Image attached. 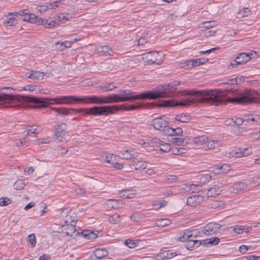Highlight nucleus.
Listing matches in <instances>:
<instances>
[{
  "label": "nucleus",
  "instance_id": "1",
  "mask_svg": "<svg viewBox=\"0 0 260 260\" xmlns=\"http://www.w3.org/2000/svg\"><path fill=\"white\" fill-rule=\"evenodd\" d=\"M228 93H232L234 98H229L226 101L223 99L226 94L221 90H194V103L198 102H207L213 106L226 105L228 102L238 104H246L256 102V99H260V91L245 89L242 93L237 92L234 88L225 89Z\"/></svg>",
  "mask_w": 260,
  "mask_h": 260
},
{
  "label": "nucleus",
  "instance_id": "2",
  "mask_svg": "<svg viewBox=\"0 0 260 260\" xmlns=\"http://www.w3.org/2000/svg\"><path fill=\"white\" fill-rule=\"evenodd\" d=\"M180 84L179 81H173L169 84L157 87L155 91H148L139 95L125 97L117 94H109L106 96L91 95L87 96V104L103 105L119 102H126L144 99H156L173 96L177 89V86Z\"/></svg>",
  "mask_w": 260,
  "mask_h": 260
},
{
  "label": "nucleus",
  "instance_id": "3",
  "mask_svg": "<svg viewBox=\"0 0 260 260\" xmlns=\"http://www.w3.org/2000/svg\"><path fill=\"white\" fill-rule=\"evenodd\" d=\"M47 105L44 101L31 96H16L12 94H0V108L4 106L6 107H43Z\"/></svg>",
  "mask_w": 260,
  "mask_h": 260
},
{
  "label": "nucleus",
  "instance_id": "4",
  "mask_svg": "<svg viewBox=\"0 0 260 260\" xmlns=\"http://www.w3.org/2000/svg\"><path fill=\"white\" fill-rule=\"evenodd\" d=\"M118 108L115 106H94L89 108H82L78 110L69 109L67 108H60L59 113L62 115H68L72 114L71 111L92 115L93 116H107L114 113L117 111Z\"/></svg>",
  "mask_w": 260,
  "mask_h": 260
},
{
  "label": "nucleus",
  "instance_id": "5",
  "mask_svg": "<svg viewBox=\"0 0 260 260\" xmlns=\"http://www.w3.org/2000/svg\"><path fill=\"white\" fill-rule=\"evenodd\" d=\"M42 100L47 103V105L43 107H34V108H44L47 107L49 104H72L73 102H83L87 104V96H62L57 98H38Z\"/></svg>",
  "mask_w": 260,
  "mask_h": 260
},
{
  "label": "nucleus",
  "instance_id": "6",
  "mask_svg": "<svg viewBox=\"0 0 260 260\" xmlns=\"http://www.w3.org/2000/svg\"><path fill=\"white\" fill-rule=\"evenodd\" d=\"M67 125L65 123H57L54 126L53 138L58 142H62L66 141L69 135L66 131Z\"/></svg>",
  "mask_w": 260,
  "mask_h": 260
},
{
  "label": "nucleus",
  "instance_id": "7",
  "mask_svg": "<svg viewBox=\"0 0 260 260\" xmlns=\"http://www.w3.org/2000/svg\"><path fill=\"white\" fill-rule=\"evenodd\" d=\"M250 54L246 53H241L236 57V59L232 62L231 64L228 66V69L231 70L234 68L236 67L239 64H244L250 59Z\"/></svg>",
  "mask_w": 260,
  "mask_h": 260
},
{
  "label": "nucleus",
  "instance_id": "8",
  "mask_svg": "<svg viewBox=\"0 0 260 260\" xmlns=\"http://www.w3.org/2000/svg\"><path fill=\"white\" fill-rule=\"evenodd\" d=\"M158 55V52L155 51H151L143 54V59L145 60V63L148 65H151L154 63L160 64V62H157L158 59L157 57Z\"/></svg>",
  "mask_w": 260,
  "mask_h": 260
},
{
  "label": "nucleus",
  "instance_id": "9",
  "mask_svg": "<svg viewBox=\"0 0 260 260\" xmlns=\"http://www.w3.org/2000/svg\"><path fill=\"white\" fill-rule=\"evenodd\" d=\"M221 225L212 222L204 226L203 232L206 235H212L218 232Z\"/></svg>",
  "mask_w": 260,
  "mask_h": 260
},
{
  "label": "nucleus",
  "instance_id": "10",
  "mask_svg": "<svg viewBox=\"0 0 260 260\" xmlns=\"http://www.w3.org/2000/svg\"><path fill=\"white\" fill-rule=\"evenodd\" d=\"M152 125H153L155 129L162 131L164 133H166V129H167L169 126L167 125V121L160 117L153 119Z\"/></svg>",
  "mask_w": 260,
  "mask_h": 260
},
{
  "label": "nucleus",
  "instance_id": "11",
  "mask_svg": "<svg viewBox=\"0 0 260 260\" xmlns=\"http://www.w3.org/2000/svg\"><path fill=\"white\" fill-rule=\"evenodd\" d=\"M199 233L200 232L197 229L187 231L185 232H184L182 235H181L180 236L178 237V239L180 241L182 242H184L190 238L195 239Z\"/></svg>",
  "mask_w": 260,
  "mask_h": 260
},
{
  "label": "nucleus",
  "instance_id": "12",
  "mask_svg": "<svg viewBox=\"0 0 260 260\" xmlns=\"http://www.w3.org/2000/svg\"><path fill=\"white\" fill-rule=\"evenodd\" d=\"M63 230L65 231L64 233L66 235L75 238L76 236L80 234L76 230V224H67L62 226Z\"/></svg>",
  "mask_w": 260,
  "mask_h": 260
},
{
  "label": "nucleus",
  "instance_id": "13",
  "mask_svg": "<svg viewBox=\"0 0 260 260\" xmlns=\"http://www.w3.org/2000/svg\"><path fill=\"white\" fill-rule=\"evenodd\" d=\"M99 53L101 55H113L114 52L112 49L107 45L101 46L98 48Z\"/></svg>",
  "mask_w": 260,
  "mask_h": 260
},
{
  "label": "nucleus",
  "instance_id": "14",
  "mask_svg": "<svg viewBox=\"0 0 260 260\" xmlns=\"http://www.w3.org/2000/svg\"><path fill=\"white\" fill-rule=\"evenodd\" d=\"M183 131L182 128L180 127H177L176 128H173L169 126L166 129V134L170 136L171 137L175 136H180L182 134Z\"/></svg>",
  "mask_w": 260,
  "mask_h": 260
},
{
  "label": "nucleus",
  "instance_id": "15",
  "mask_svg": "<svg viewBox=\"0 0 260 260\" xmlns=\"http://www.w3.org/2000/svg\"><path fill=\"white\" fill-rule=\"evenodd\" d=\"M193 143L198 146H203L206 145L208 142V138L206 135L197 137L193 139Z\"/></svg>",
  "mask_w": 260,
  "mask_h": 260
},
{
  "label": "nucleus",
  "instance_id": "16",
  "mask_svg": "<svg viewBox=\"0 0 260 260\" xmlns=\"http://www.w3.org/2000/svg\"><path fill=\"white\" fill-rule=\"evenodd\" d=\"M185 241H187V243L185 244V246L187 249L190 250H192L195 246L197 247H199L202 244L201 241L191 238Z\"/></svg>",
  "mask_w": 260,
  "mask_h": 260
},
{
  "label": "nucleus",
  "instance_id": "17",
  "mask_svg": "<svg viewBox=\"0 0 260 260\" xmlns=\"http://www.w3.org/2000/svg\"><path fill=\"white\" fill-rule=\"evenodd\" d=\"M146 162L142 160L133 161L131 166L133 167L135 170L142 171L147 167Z\"/></svg>",
  "mask_w": 260,
  "mask_h": 260
},
{
  "label": "nucleus",
  "instance_id": "18",
  "mask_svg": "<svg viewBox=\"0 0 260 260\" xmlns=\"http://www.w3.org/2000/svg\"><path fill=\"white\" fill-rule=\"evenodd\" d=\"M120 197L123 199H132L135 197L136 190L133 189L123 190L120 192Z\"/></svg>",
  "mask_w": 260,
  "mask_h": 260
},
{
  "label": "nucleus",
  "instance_id": "19",
  "mask_svg": "<svg viewBox=\"0 0 260 260\" xmlns=\"http://www.w3.org/2000/svg\"><path fill=\"white\" fill-rule=\"evenodd\" d=\"M108 254V250L105 248H98L94 251V256L98 259H102V258L107 256Z\"/></svg>",
  "mask_w": 260,
  "mask_h": 260
},
{
  "label": "nucleus",
  "instance_id": "20",
  "mask_svg": "<svg viewBox=\"0 0 260 260\" xmlns=\"http://www.w3.org/2000/svg\"><path fill=\"white\" fill-rule=\"evenodd\" d=\"M206 145L209 149H218L222 145V143L221 141L211 140H208Z\"/></svg>",
  "mask_w": 260,
  "mask_h": 260
},
{
  "label": "nucleus",
  "instance_id": "21",
  "mask_svg": "<svg viewBox=\"0 0 260 260\" xmlns=\"http://www.w3.org/2000/svg\"><path fill=\"white\" fill-rule=\"evenodd\" d=\"M247 150H248V148L243 149H239L238 150L235 149L232 150V151L231 152V154L233 156H235L236 157H241L243 156L248 155L251 153V152H249L248 153H246V154H245V151Z\"/></svg>",
  "mask_w": 260,
  "mask_h": 260
},
{
  "label": "nucleus",
  "instance_id": "22",
  "mask_svg": "<svg viewBox=\"0 0 260 260\" xmlns=\"http://www.w3.org/2000/svg\"><path fill=\"white\" fill-rule=\"evenodd\" d=\"M247 187V184L244 182L236 183L233 186L234 190L232 191L237 193L238 192L245 190Z\"/></svg>",
  "mask_w": 260,
  "mask_h": 260
},
{
  "label": "nucleus",
  "instance_id": "23",
  "mask_svg": "<svg viewBox=\"0 0 260 260\" xmlns=\"http://www.w3.org/2000/svg\"><path fill=\"white\" fill-rule=\"evenodd\" d=\"M169 141L177 145H184L187 143L185 138L179 137H171Z\"/></svg>",
  "mask_w": 260,
  "mask_h": 260
},
{
  "label": "nucleus",
  "instance_id": "24",
  "mask_svg": "<svg viewBox=\"0 0 260 260\" xmlns=\"http://www.w3.org/2000/svg\"><path fill=\"white\" fill-rule=\"evenodd\" d=\"M221 191V190L219 188H216L214 187L209 188L208 189V192L207 193V197L215 198L220 194Z\"/></svg>",
  "mask_w": 260,
  "mask_h": 260
},
{
  "label": "nucleus",
  "instance_id": "25",
  "mask_svg": "<svg viewBox=\"0 0 260 260\" xmlns=\"http://www.w3.org/2000/svg\"><path fill=\"white\" fill-rule=\"evenodd\" d=\"M208 60V59H206L205 58H200L193 60H190V62L191 63V67H194L203 64L205 63L206 62H207Z\"/></svg>",
  "mask_w": 260,
  "mask_h": 260
},
{
  "label": "nucleus",
  "instance_id": "26",
  "mask_svg": "<svg viewBox=\"0 0 260 260\" xmlns=\"http://www.w3.org/2000/svg\"><path fill=\"white\" fill-rule=\"evenodd\" d=\"M200 198H202V197L200 195L189 197L187 199L186 204L190 206H194L196 202L199 200Z\"/></svg>",
  "mask_w": 260,
  "mask_h": 260
},
{
  "label": "nucleus",
  "instance_id": "27",
  "mask_svg": "<svg viewBox=\"0 0 260 260\" xmlns=\"http://www.w3.org/2000/svg\"><path fill=\"white\" fill-rule=\"evenodd\" d=\"M112 106H115L118 108V110L117 111H115L114 113V114L116 112L118 111L120 109H123L126 111L134 110H136V109H139V108H140L141 107H142V105H137V106L136 105L128 106V107H125V105H122L121 106V107L120 108L117 107V106H115V105H113ZM112 114H113V113Z\"/></svg>",
  "mask_w": 260,
  "mask_h": 260
},
{
  "label": "nucleus",
  "instance_id": "28",
  "mask_svg": "<svg viewBox=\"0 0 260 260\" xmlns=\"http://www.w3.org/2000/svg\"><path fill=\"white\" fill-rule=\"evenodd\" d=\"M82 234L83 236L87 239H94L98 237L96 234L90 230L84 231Z\"/></svg>",
  "mask_w": 260,
  "mask_h": 260
},
{
  "label": "nucleus",
  "instance_id": "29",
  "mask_svg": "<svg viewBox=\"0 0 260 260\" xmlns=\"http://www.w3.org/2000/svg\"><path fill=\"white\" fill-rule=\"evenodd\" d=\"M161 257L164 258L170 259L174 257L175 255H177L175 252H173L172 250H164L161 253Z\"/></svg>",
  "mask_w": 260,
  "mask_h": 260
},
{
  "label": "nucleus",
  "instance_id": "30",
  "mask_svg": "<svg viewBox=\"0 0 260 260\" xmlns=\"http://www.w3.org/2000/svg\"><path fill=\"white\" fill-rule=\"evenodd\" d=\"M175 119L181 122L185 123L189 121L190 118L188 115H187L184 113H181L176 115Z\"/></svg>",
  "mask_w": 260,
  "mask_h": 260
},
{
  "label": "nucleus",
  "instance_id": "31",
  "mask_svg": "<svg viewBox=\"0 0 260 260\" xmlns=\"http://www.w3.org/2000/svg\"><path fill=\"white\" fill-rule=\"evenodd\" d=\"M36 19L37 17L35 14L28 13L27 15H25V16L22 18V20L30 23H34L36 22Z\"/></svg>",
  "mask_w": 260,
  "mask_h": 260
},
{
  "label": "nucleus",
  "instance_id": "32",
  "mask_svg": "<svg viewBox=\"0 0 260 260\" xmlns=\"http://www.w3.org/2000/svg\"><path fill=\"white\" fill-rule=\"evenodd\" d=\"M120 153L122 155V158L125 159H130L131 158L134 157V155L135 154L134 151H129L128 150H126L124 152L121 151Z\"/></svg>",
  "mask_w": 260,
  "mask_h": 260
},
{
  "label": "nucleus",
  "instance_id": "33",
  "mask_svg": "<svg viewBox=\"0 0 260 260\" xmlns=\"http://www.w3.org/2000/svg\"><path fill=\"white\" fill-rule=\"evenodd\" d=\"M72 43V41H65L64 42H62L61 43L57 42L55 44V45L57 46L59 45V47L58 48V49L60 50H63L66 48L71 47Z\"/></svg>",
  "mask_w": 260,
  "mask_h": 260
},
{
  "label": "nucleus",
  "instance_id": "34",
  "mask_svg": "<svg viewBox=\"0 0 260 260\" xmlns=\"http://www.w3.org/2000/svg\"><path fill=\"white\" fill-rule=\"evenodd\" d=\"M116 88V86L113 85V83L106 84L104 85H101L99 86V89L100 90H103L105 91H111Z\"/></svg>",
  "mask_w": 260,
  "mask_h": 260
},
{
  "label": "nucleus",
  "instance_id": "35",
  "mask_svg": "<svg viewBox=\"0 0 260 260\" xmlns=\"http://www.w3.org/2000/svg\"><path fill=\"white\" fill-rule=\"evenodd\" d=\"M171 221L168 219H159L156 221V225L159 227H164L170 224Z\"/></svg>",
  "mask_w": 260,
  "mask_h": 260
},
{
  "label": "nucleus",
  "instance_id": "36",
  "mask_svg": "<svg viewBox=\"0 0 260 260\" xmlns=\"http://www.w3.org/2000/svg\"><path fill=\"white\" fill-rule=\"evenodd\" d=\"M75 214L73 213V215H67L66 217V218H65V222L67 223V224H76V216H75Z\"/></svg>",
  "mask_w": 260,
  "mask_h": 260
},
{
  "label": "nucleus",
  "instance_id": "37",
  "mask_svg": "<svg viewBox=\"0 0 260 260\" xmlns=\"http://www.w3.org/2000/svg\"><path fill=\"white\" fill-rule=\"evenodd\" d=\"M25 185L24 181L22 179H19L14 184L13 186L15 189L21 190L24 187Z\"/></svg>",
  "mask_w": 260,
  "mask_h": 260
},
{
  "label": "nucleus",
  "instance_id": "38",
  "mask_svg": "<svg viewBox=\"0 0 260 260\" xmlns=\"http://www.w3.org/2000/svg\"><path fill=\"white\" fill-rule=\"evenodd\" d=\"M28 242L30 243L31 247H34L36 245V237L34 234L29 235L26 238Z\"/></svg>",
  "mask_w": 260,
  "mask_h": 260
},
{
  "label": "nucleus",
  "instance_id": "39",
  "mask_svg": "<svg viewBox=\"0 0 260 260\" xmlns=\"http://www.w3.org/2000/svg\"><path fill=\"white\" fill-rule=\"evenodd\" d=\"M32 79L41 80L44 79V74L39 71H32Z\"/></svg>",
  "mask_w": 260,
  "mask_h": 260
},
{
  "label": "nucleus",
  "instance_id": "40",
  "mask_svg": "<svg viewBox=\"0 0 260 260\" xmlns=\"http://www.w3.org/2000/svg\"><path fill=\"white\" fill-rule=\"evenodd\" d=\"M109 221L113 224H117L120 221V217L119 215L114 214L109 217Z\"/></svg>",
  "mask_w": 260,
  "mask_h": 260
},
{
  "label": "nucleus",
  "instance_id": "41",
  "mask_svg": "<svg viewBox=\"0 0 260 260\" xmlns=\"http://www.w3.org/2000/svg\"><path fill=\"white\" fill-rule=\"evenodd\" d=\"M17 15V12H15L14 13H9L8 14V16L10 17L9 20L6 22V24H7L9 26H12L14 24H15V20L12 16H16Z\"/></svg>",
  "mask_w": 260,
  "mask_h": 260
},
{
  "label": "nucleus",
  "instance_id": "42",
  "mask_svg": "<svg viewBox=\"0 0 260 260\" xmlns=\"http://www.w3.org/2000/svg\"><path fill=\"white\" fill-rule=\"evenodd\" d=\"M160 150L165 152L171 151V147L169 143H161L160 145Z\"/></svg>",
  "mask_w": 260,
  "mask_h": 260
},
{
  "label": "nucleus",
  "instance_id": "43",
  "mask_svg": "<svg viewBox=\"0 0 260 260\" xmlns=\"http://www.w3.org/2000/svg\"><path fill=\"white\" fill-rule=\"evenodd\" d=\"M206 241L208 242H206V244H210V245H216L219 243L220 239L218 237H215L211 238L209 239H207Z\"/></svg>",
  "mask_w": 260,
  "mask_h": 260
},
{
  "label": "nucleus",
  "instance_id": "44",
  "mask_svg": "<svg viewBox=\"0 0 260 260\" xmlns=\"http://www.w3.org/2000/svg\"><path fill=\"white\" fill-rule=\"evenodd\" d=\"M68 15H65L63 13L60 14L58 17L57 19L55 21L57 22L58 21L64 23L66 21L68 20V18L67 17Z\"/></svg>",
  "mask_w": 260,
  "mask_h": 260
},
{
  "label": "nucleus",
  "instance_id": "45",
  "mask_svg": "<svg viewBox=\"0 0 260 260\" xmlns=\"http://www.w3.org/2000/svg\"><path fill=\"white\" fill-rule=\"evenodd\" d=\"M250 13V10L248 8H244L243 10H241L238 12V15L241 16L242 17L248 16Z\"/></svg>",
  "mask_w": 260,
  "mask_h": 260
},
{
  "label": "nucleus",
  "instance_id": "46",
  "mask_svg": "<svg viewBox=\"0 0 260 260\" xmlns=\"http://www.w3.org/2000/svg\"><path fill=\"white\" fill-rule=\"evenodd\" d=\"M73 191L74 192L80 195H83L85 194L86 192L85 189L80 188L79 187H76L75 188H73Z\"/></svg>",
  "mask_w": 260,
  "mask_h": 260
},
{
  "label": "nucleus",
  "instance_id": "47",
  "mask_svg": "<svg viewBox=\"0 0 260 260\" xmlns=\"http://www.w3.org/2000/svg\"><path fill=\"white\" fill-rule=\"evenodd\" d=\"M212 178V176L209 174L203 175L200 179L201 182L203 184L208 183Z\"/></svg>",
  "mask_w": 260,
  "mask_h": 260
},
{
  "label": "nucleus",
  "instance_id": "48",
  "mask_svg": "<svg viewBox=\"0 0 260 260\" xmlns=\"http://www.w3.org/2000/svg\"><path fill=\"white\" fill-rule=\"evenodd\" d=\"M11 203V200L7 198H2L0 199V206H5L10 204Z\"/></svg>",
  "mask_w": 260,
  "mask_h": 260
},
{
  "label": "nucleus",
  "instance_id": "49",
  "mask_svg": "<svg viewBox=\"0 0 260 260\" xmlns=\"http://www.w3.org/2000/svg\"><path fill=\"white\" fill-rule=\"evenodd\" d=\"M215 24V22L213 21L205 22L202 24V28H204L206 29H209L213 27Z\"/></svg>",
  "mask_w": 260,
  "mask_h": 260
},
{
  "label": "nucleus",
  "instance_id": "50",
  "mask_svg": "<svg viewBox=\"0 0 260 260\" xmlns=\"http://www.w3.org/2000/svg\"><path fill=\"white\" fill-rule=\"evenodd\" d=\"M190 187L191 188V193H196L201 191V186L192 184Z\"/></svg>",
  "mask_w": 260,
  "mask_h": 260
},
{
  "label": "nucleus",
  "instance_id": "51",
  "mask_svg": "<svg viewBox=\"0 0 260 260\" xmlns=\"http://www.w3.org/2000/svg\"><path fill=\"white\" fill-rule=\"evenodd\" d=\"M245 228L241 225H236L234 226V231L235 233H237L238 234H240L243 233L244 232Z\"/></svg>",
  "mask_w": 260,
  "mask_h": 260
},
{
  "label": "nucleus",
  "instance_id": "52",
  "mask_svg": "<svg viewBox=\"0 0 260 260\" xmlns=\"http://www.w3.org/2000/svg\"><path fill=\"white\" fill-rule=\"evenodd\" d=\"M137 242H135L132 240H127L125 242V244L130 248H133L135 247L137 245Z\"/></svg>",
  "mask_w": 260,
  "mask_h": 260
},
{
  "label": "nucleus",
  "instance_id": "53",
  "mask_svg": "<svg viewBox=\"0 0 260 260\" xmlns=\"http://www.w3.org/2000/svg\"><path fill=\"white\" fill-rule=\"evenodd\" d=\"M28 140L26 138H24L23 139L17 140L16 141V146L17 147H21L23 146L24 144L26 143Z\"/></svg>",
  "mask_w": 260,
  "mask_h": 260
},
{
  "label": "nucleus",
  "instance_id": "54",
  "mask_svg": "<svg viewBox=\"0 0 260 260\" xmlns=\"http://www.w3.org/2000/svg\"><path fill=\"white\" fill-rule=\"evenodd\" d=\"M122 94H121V95H122V96H125V97H131L132 96H130L131 95H132L133 94V92L132 91H131V90H121L120 91ZM145 92H144V93ZM137 95H136L135 96H137ZM139 95V94L138 95ZM135 95H133L132 96H134Z\"/></svg>",
  "mask_w": 260,
  "mask_h": 260
},
{
  "label": "nucleus",
  "instance_id": "55",
  "mask_svg": "<svg viewBox=\"0 0 260 260\" xmlns=\"http://www.w3.org/2000/svg\"><path fill=\"white\" fill-rule=\"evenodd\" d=\"M28 126L30 127V128L26 130L27 131V135H29L31 133H35L36 131L38 130V128L39 127V126L37 125H32Z\"/></svg>",
  "mask_w": 260,
  "mask_h": 260
},
{
  "label": "nucleus",
  "instance_id": "56",
  "mask_svg": "<svg viewBox=\"0 0 260 260\" xmlns=\"http://www.w3.org/2000/svg\"><path fill=\"white\" fill-rule=\"evenodd\" d=\"M220 168L222 173H226L230 170V167L226 164L220 166Z\"/></svg>",
  "mask_w": 260,
  "mask_h": 260
},
{
  "label": "nucleus",
  "instance_id": "57",
  "mask_svg": "<svg viewBox=\"0 0 260 260\" xmlns=\"http://www.w3.org/2000/svg\"><path fill=\"white\" fill-rule=\"evenodd\" d=\"M49 142V138L38 139L36 140V144L38 145L47 144Z\"/></svg>",
  "mask_w": 260,
  "mask_h": 260
},
{
  "label": "nucleus",
  "instance_id": "58",
  "mask_svg": "<svg viewBox=\"0 0 260 260\" xmlns=\"http://www.w3.org/2000/svg\"><path fill=\"white\" fill-rule=\"evenodd\" d=\"M231 121H233V123H235L237 125H241L243 123L245 122L244 119L242 118H237L235 121L232 119Z\"/></svg>",
  "mask_w": 260,
  "mask_h": 260
},
{
  "label": "nucleus",
  "instance_id": "59",
  "mask_svg": "<svg viewBox=\"0 0 260 260\" xmlns=\"http://www.w3.org/2000/svg\"><path fill=\"white\" fill-rule=\"evenodd\" d=\"M256 121L254 116L253 115H249L245 116L244 117V121L245 122H250Z\"/></svg>",
  "mask_w": 260,
  "mask_h": 260
},
{
  "label": "nucleus",
  "instance_id": "60",
  "mask_svg": "<svg viewBox=\"0 0 260 260\" xmlns=\"http://www.w3.org/2000/svg\"><path fill=\"white\" fill-rule=\"evenodd\" d=\"M211 171L215 174H222L220 166H215L212 168V170Z\"/></svg>",
  "mask_w": 260,
  "mask_h": 260
},
{
  "label": "nucleus",
  "instance_id": "61",
  "mask_svg": "<svg viewBox=\"0 0 260 260\" xmlns=\"http://www.w3.org/2000/svg\"><path fill=\"white\" fill-rule=\"evenodd\" d=\"M238 83V81L237 78H234L229 80L226 84L229 85H234Z\"/></svg>",
  "mask_w": 260,
  "mask_h": 260
},
{
  "label": "nucleus",
  "instance_id": "62",
  "mask_svg": "<svg viewBox=\"0 0 260 260\" xmlns=\"http://www.w3.org/2000/svg\"><path fill=\"white\" fill-rule=\"evenodd\" d=\"M167 180L170 182H175L178 179V177L177 176H170L167 178Z\"/></svg>",
  "mask_w": 260,
  "mask_h": 260
},
{
  "label": "nucleus",
  "instance_id": "63",
  "mask_svg": "<svg viewBox=\"0 0 260 260\" xmlns=\"http://www.w3.org/2000/svg\"><path fill=\"white\" fill-rule=\"evenodd\" d=\"M248 249V247L246 245H243L239 247V251L242 253H245Z\"/></svg>",
  "mask_w": 260,
  "mask_h": 260
},
{
  "label": "nucleus",
  "instance_id": "64",
  "mask_svg": "<svg viewBox=\"0 0 260 260\" xmlns=\"http://www.w3.org/2000/svg\"><path fill=\"white\" fill-rule=\"evenodd\" d=\"M218 49H219L218 47H215V48H212L211 49H209V50H206V51H200V53L202 54H206V53H209L212 52L213 51L217 50Z\"/></svg>",
  "mask_w": 260,
  "mask_h": 260
}]
</instances>
